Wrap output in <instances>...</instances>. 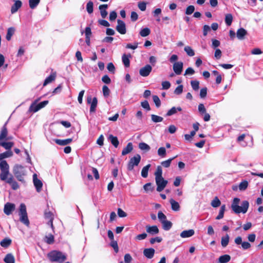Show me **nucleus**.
I'll return each mask as SVG.
<instances>
[{
	"label": "nucleus",
	"mask_w": 263,
	"mask_h": 263,
	"mask_svg": "<svg viewBox=\"0 0 263 263\" xmlns=\"http://www.w3.org/2000/svg\"><path fill=\"white\" fill-rule=\"evenodd\" d=\"M240 199L238 198H235L233 199L231 205V208L236 214L240 213H246L249 208V203L248 201H243L241 203V206L239 205Z\"/></svg>",
	"instance_id": "1"
},
{
	"label": "nucleus",
	"mask_w": 263,
	"mask_h": 263,
	"mask_svg": "<svg viewBox=\"0 0 263 263\" xmlns=\"http://www.w3.org/2000/svg\"><path fill=\"white\" fill-rule=\"evenodd\" d=\"M162 175V168L160 166H158L155 173V176L156 183L157 186V191L159 192L163 190L168 183V181L163 178Z\"/></svg>",
	"instance_id": "2"
},
{
	"label": "nucleus",
	"mask_w": 263,
	"mask_h": 263,
	"mask_svg": "<svg viewBox=\"0 0 263 263\" xmlns=\"http://www.w3.org/2000/svg\"><path fill=\"white\" fill-rule=\"evenodd\" d=\"M48 259L51 262L63 263L66 259V255L59 251L53 250L47 254Z\"/></svg>",
	"instance_id": "3"
},
{
	"label": "nucleus",
	"mask_w": 263,
	"mask_h": 263,
	"mask_svg": "<svg viewBox=\"0 0 263 263\" xmlns=\"http://www.w3.org/2000/svg\"><path fill=\"white\" fill-rule=\"evenodd\" d=\"M13 173L17 179L24 182V176L26 175V171L25 167L21 165L16 164L13 168Z\"/></svg>",
	"instance_id": "4"
},
{
	"label": "nucleus",
	"mask_w": 263,
	"mask_h": 263,
	"mask_svg": "<svg viewBox=\"0 0 263 263\" xmlns=\"http://www.w3.org/2000/svg\"><path fill=\"white\" fill-rule=\"evenodd\" d=\"M20 220L27 226L29 225V221L28 218L26 211V207L25 204L21 203L19 209Z\"/></svg>",
	"instance_id": "5"
},
{
	"label": "nucleus",
	"mask_w": 263,
	"mask_h": 263,
	"mask_svg": "<svg viewBox=\"0 0 263 263\" xmlns=\"http://www.w3.org/2000/svg\"><path fill=\"white\" fill-rule=\"evenodd\" d=\"M141 156L139 154H136L133 157L131 158L127 165V169L129 171H132L135 166H137L141 160Z\"/></svg>",
	"instance_id": "6"
},
{
	"label": "nucleus",
	"mask_w": 263,
	"mask_h": 263,
	"mask_svg": "<svg viewBox=\"0 0 263 263\" xmlns=\"http://www.w3.org/2000/svg\"><path fill=\"white\" fill-rule=\"evenodd\" d=\"M117 25L116 26L117 31L121 34H125L126 32V25L125 23L121 20H117Z\"/></svg>",
	"instance_id": "7"
},
{
	"label": "nucleus",
	"mask_w": 263,
	"mask_h": 263,
	"mask_svg": "<svg viewBox=\"0 0 263 263\" xmlns=\"http://www.w3.org/2000/svg\"><path fill=\"white\" fill-rule=\"evenodd\" d=\"M44 217L46 219L48 220L47 224L50 226L51 229L53 230L54 227L53 225V214L48 210H46L44 212Z\"/></svg>",
	"instance_id": "8"
},
{
	"label": "nucleus",
	"mask_w": 263,
	"mask_h": 263,
	"mask_svg": "<svg viewBox=\"0 0 263 263\" xmlns=\"http://www.w3.org/2000/svg\"><path fill=\"white\" fill-rule=\"evenodd\" d=\"M87 103L90 104V112H93L96 111L98 101L96 97H94L92 99L91 96H89L87 98Z\"/></svg>",
	"instance_id": "9"
},
{
	"label": "nucleus",
	"mask_w": 263,
	"mask_h": 263,
	"mask_svg": "<svg viewBox=\"0 0 263 263\" xmlns=\"http://www.w3.org/2000/svg\"><path fill=\"white\" fill-rule=\"evenodd\" d=\"M183 63L182 62H177L174 63L173 66V69L174 71V72L177 74L179 75L181 73L182 70H183Z\"/></svg>",
	"instance_id": "10"
},
{
	"label": "nucleus",
	"mask_w": 263,
	"mask_h": 263,
	"mask_svg": "<svg viewBox=\"0 0 263 263\" xmlns=\"http://www.w3.org/2000/svg\"><path fill=\"white\" fill-rule=\"evenodd\" d=\"M152 70V67L150 65H146L139 70L140 74L142 77H147Z\"/></svg>",
	"instance_id": "11"
},
{
	"label": "nucleus",
	"mask_w": 263,
	"mask_h": 263,
	"mask_svg": "<svg viewBox=\"0 0 263 263\" xmlns=\"http://www.w3.org/2000/svg\"><path fill=\"white\" fill-rule=\"evenodd\" d=\"M33 181L36 191L40 192L43 186V183L40 179H37V175L35 174L33 175Z\"/></svg>",
	"instance_id": "12"
},
{
	"label": "nucleus",
	"mask_w": 263,
	"mask_h": 263,
	"mask_svg": "<svg viewBox=\"0 0 263 263\" xmlns=\"http://www.w3.org/2000/svg\"><path fill=\"white\" fill-rule=\"evenodd\" d=\"M15 210V205L10 202L6 203L4 205V212L7 215H9Z\"/></svg>",
	"instance_id": "13"
},
{
	"label": "nucleus",
	"mask_w": 263,
	"mask_h": 263,
	"mask_svg": "<svg viewBox=\"0 0 263 263\" xmlns=\"http://www.w3.org/2000/svg\"><path fill=\"white\" fill-rule=\"evenodd\" d=\"M146 232L150 235H154L159 233V229L156 226H146Z\"/></svg>",
	"instance_id": "14"
},
{
	"label": "nucleus",
	"mask_w": 263,
	"mask_h": 263,
	"mask_svg": "<svg viewBox=\"0 0 263 263\" xmlns=\"http://www.w3.org/2000/svg\"><path fill=\"white\" fill-rule=\"evenodd\" d=\"M155 252L153 248H147L144 250L143 254L146 258L151 259L154 257Z\"/></svg>",
	"instance_id": "15"
},
{
	"label": "nucleus",
	"mask_w": 263,
	"mask_h": 263,
	"mask_svg": "<svg viewBox=\"0 0 263 263\" xmlns=\"http://www.w3.org/2000/svg\"><path fill=\"white\" fill-rule=\"evenodd\" d=\"M7 124V122L5 123L1 129L0 133V141L5 140V138H7L8 135V130L6 127Z\"/></svg>",
	"instance_id": "16"
},
{
	"label": "nucleus",
	"mask_w": 263,
	"mask_h": 263,
	"mask_svg": "<svg viewBox=\"0 0 263 263\" xmlns=\"http://www.w3.org/2000/svg\"><path fill=\"white\" fill-rule=\"evenodd\" d=\"M22 2L20 0H16L15 1L14 4L12 6L11 8V12L13 14L16 12L19 8L22 6Z\"/></svg>",
	"instance_id": "17"
},
{
	"label": "nucleus",
	"mask_w": 263,
	"mask_h": 263,
	"mask_svg": "<svg viewBox=\"0 0 263 263\" xmlns=\"http://www.w3.org/2000/svg\"><path fill=\"white\" fill-rule=\"evenodd\" d=\"M195 233V231L193 229H190L188 230L183 231L180 233V237L182 238H189L192 236Z\"/></svg>",
	"instance_id": "18"
},
{
	"label": "nucleus",
	"mask_w": 263,
	"mask_h": 263,
	"mask_svg": "<svg viewBox=\"0 0 263 263\" xmlns=\"http://www.w3.org/2000/svg\"><path fill=\"white\" fill-rule=\"evenodd\" d=\"M108 5L107 4L101 5L99 7V9L100 10L101 15L103 18H105L108 14V13L106 11Z\"/></svg>",
	"instance_id": "19"
},
{
	"label": "nucleus",
	"mask_w": 263,
	"mask_h": 263,
	"mask_svg": "<svg viewBox=\"0 0 263 263\" xmlns=\"http://www.w3.org/2000/svg\"><path fill=\"white\" fill-rule=\"evenodd\" d=\"M170 203L171 205L172 210L174 211H179L180 209V206L178 202L175 201L173 198L170 200Z\"/></svg>",
	"instance_id": "20"
},
{
	"label": "nucleus",
	"mask_w": 263,
	"mask_h": 263,
	"mask_svg": "<svg viewBox=\"0 0 263 263\" xmlns=\"http://www.w3.org/2000/svg\"><path fill=\"white\" fill-rule=\"evenodd\" d=\"M55 78H56V72H54L51 73L50 74V75L49 76H48V77H47L46 78V79L45 80L44 82L43 83V86H46L48 84L52 82L55 79Z\"/></svg>",
	"instance_id": "21"
},
{
	"label": "nucleus",
	"mask_w": 263,
	"mask_h": 263,
	"mask_svg": "<svg viewBox=\"0 0 263 263\" xmlns=\"http://www.w3.org/2000/svg\"><path fill=\"white\" fill-rule=\"evenodd\" d=\"M133 149V145L132 143H128L126 146L123 148L122 152V155L123 156L126 155L130 153Z\"/></svg>",
	"instance_id": "22"
},
{
	"label": "nucleus",
	"mask_w": 263,
	"mask_h": 263,
	"mask_svg": "<svg viewBox=\"0 0 263 263\" xmlns=\"http://www.w3.org/2000/svg\"><path fill=\"white\" fill-rule=\"evenodd\" d=\"M14 145V143L12 142H3L0 141V146H3L5 149L7 151H11V148Z\"/></svg>",
	"instance_id": "23"
},
{
	"label": "nucleus",
	"mask_w": 263,
	"mask_h": 263,
	"mask_svg": "<svg viewBox=\"0 0 263 263\" xmlns=\"http://www.w3.org/2000/svg\"><path fill=\"white\" fill-rule=\"evenodd\" d=\"M247 33V31L245 29L241 28L237 31V37L239 40H242Z\"/></svg>",
	"instance_id": "24"
},
{
	"label": "nucleus",
	"mask_w": 263,
	"mask_h": 263,
	"mask_svg": "<svg viewBox=\"0 0 263 263\" xmlns=\"http://www.w3.org/2000/svg\"><path fill=\"white\" fill-rule=\"evenodd\" d=\"M131 57L130 54L126 55L124 54L122 57V62L126 67H128L130 65L129 58Z\"/></svg>",
	"instance_id": "25"
},
{
	"label": "nucleus",
	"mask_w": 263,
	"mask_h": 263,
	"mask_svg": "<svg viewBox=\"0 0 263 263\" xmlns=\"http://www.w3.org/2000/svg\"><path fill=\"white\" fill-rule=\"evenodd\" d=\"M72 141V139L69 138L64 140L55 139V142L60 145H66Z\"/></svg>",
	"instance_id": "26"
},
{
	"label": "nucleus",
	"mask_w": 263,
	"mask_h": 263,
	"mask_svg": "<svg viewBox=\"0 0 263 263\" xmlns=\"http://www.w3.org/2000/svg\"><path fill=\"white\" fill-rule=\"evenodd\" d=\"M4 261L6 263H14L15 259L14 256L11 254H7L4 259Z\"/></svg>",
	"instance_id": "27"
},
{
	"label": "nucleus",
	"mask_w": 263,
	"mask_h": 263,
	"mask_svg": "<svg viewBox=\"0 0 263 263\" xmlns=\"http://www.w3.org/2000/svg\"><path fill=\"white\" fill-rule=\"evenodd\" d=\"M37 100L33 102L29 107V111L30 112H36L40 110L37 104Z\"/></svg>",
	"instance_id": "28"
},
{
	"label": "nucleus",
	"mask_w": 263,
	"mask_h": 263,
	"mask_svg": "<svg viewBox=\"0 0 263 263\" xmlns=\"http://www.w3.org/2000/svg\"><path fill=\"white\" fill-rule=\"evenodd\" d=\"M182 110V108L180 107H173L166 113L167 116H171L175 114L177 111H180Z\"/></svg>",
	"instance_id": "29"
},
{
	"label": "nucleus",
	"mask_w": 263,
	"mask_h": 263,
	"mask_svg": "<svg viewBox=\"0 0 263 263\" xmlns=\"http://www.w3.org/2000/svg\"><path fill=\"white\" fill-rule=\"evenodd\" d=\"M108 139L110 140L111 144L115 147H117L119 145V141L117 137L114 136L112 135H110L108 137Z\"/></svg>",
	"instance_id": "30"
},
{
	"label": "nucleus",
	"mask_w": 263,
	"mask_h": 263,
	"mask_svg": "<svg viewBox=\"0 0 263 263\" xmlns=\"http://www.w3.org/2000/svg\"><path fill=\"white\" fill-rule=\"evenodd\" d=\"M11 243V240L8 238H5L3 239L1 242V246L3 248H7L8 247Z\"/></svg>",
	"instance_id": "31"
},
{
	"label": "nucleus",
	"mask_w": 263,
	"mask_h": 263,
	"mask_svg": "<svg viewBox=\"0 0 263 263\" xmlns=\"http://www.w3.org/2000/svg\"><path fill=\"white\" fill-rule=\"evenodd\" d=\"M230 259L231 256L229 255L225 254L219 257V261L220 263H227Z\"/></svg>",
	"instance_id": "32"
},
{
	"label": "nucleus",
	"mask_w": 263,
	"mask_h": 263,
	"mask_svg": "<svg viewBox=\"0 0 263 263\" xmlns=\"http://www.w3.org/2000/svg\"><path fill=\"white\" fill-rule=\"evenodd\" d=\"M162 228L165 231H168L172 227V223L167 220L162 222Z\"/></svg>",
	"instance_id": "33"
},
{
	"label": "nucleus",
	"mask_w": 263,
	"mask_h": 263,
	"mask_svg": "<svg viewBox=\"0 0 263 263\" xmlns=\"http://www.w3.org/2000/svg\"><path fill=\"white\" fill-rule=\"evenodd\" d=\"M230 237L228 234H226L225 236L222 237L221 240V246L225 248L226 247L229 242Z\"/></svg>",
	"instance_id": "34"
},
{
	"label": "nucleus",
	"mask_w": 263,
	"mask_h": 263,
	"mask_svg": "<svg viewBox=\"0 0 263 263\" xmlns=\"http://www.w3.org/2000/svg\"><path fill=\"white\" fill-rule=\"evenodd\" d=\"M226 211V205L223 204L222 206H221L219 214L218 216L216 217V219L219 220L222 219L223 217L224 216V213Z\"/></svg>",
	"instance_id": "35"
},
{
	"label": "nucleus",
	"mask_w": 263,
	"mask_h": 263,
	"mask_svg": "<svg viewBox=\"0 0 263 263\" xmlns=\"http://www.w3.org/2000/svg\"><path fill=\"white\" fill-rule=\"evenodd\" d=\"M151 167V164H148L146 166H144L141 171V176L143 178H146L148 176V172L149 167Z\"/></svg>",
	"instance_id": "36"
},
{
	"label": "nucleus",
	"mask_w": 263,
	"mask_h": 263,
	"mask_svg": "<svg viewBox=\"0 0 263 263\" xmlns=\"http://www.w3.org/2000/svg\"><path fill=\"white\" fill-rule=\"evenodd\" d=\"M9 166L5 160L2 161L0 162V169L1 171H9Z\"/></svg>",
	"instance_id": "37"
},
{
	"label": "nucleus",
	"mask_w": 263,
	"mask_h": 263,
	"mask_svg": "<svg viewBox=\"0 0 263 263\" xmlns=\"http://www.w3.org/2000/svg\"><path fill=\"white\" fill-rule=\"evenodd\" d=\"M166 151L165 147H161L158 149V155L162 158L165 157Z\"/></svg>",
	"instance_id": "38"
},
{
	"label": "nucleus",
	"mask_w": 263,
	"mask_h": 263,
	"mask_svg": "<svg viewBox=\"0 0 263 263\" xmlns=\"http://www.w3.org/2000/svg\"><path fill=\"white\" fill-rule=\"evenodd\" d=\"M233 21V16L231 14L228 13L225 16V23L227 26H230Z\"/></svg>",
	"instance_id": "39"
},
{
	"label": "nucleus",
	"mask_w": 263,
	"mask_h": 263,
	"mask_svg": "<svg viewBox=\"0 0 263 263\" xmlns=\"http://www.w3.org/2000/svg\"><path fill=\"white\" fill-rule=\"evenodd\" d=\"M213 208H217L221 204V202L217 197H215L212 201L211 203Z\"/></svg>",
	"instance_id": "40"
},
{
	"label": "nucleus",
	"mask_w": 263,
	"mask_h": 263,
	"mask_svg": "<svg viewBox=\"0 0 263 263\" xmlns=\"http://www.w3.org/2000/svg\"><path fill=\"white\" fill-rule=\"evenodd\" d=\"M139 148L142 151L146 152L149 151L151 149L150 146L145 143L141 142L139 144Z\"/></svg>",
	"instance_id": "41"
},
{
	"label": "nucleus",
	"mask_w": 263,
	"mask_h": 263,
	"mask_svg": "<svg viewBox=\"0 0 263 263\" xmlns=\"http://www.w3.org/2000/svg\"><path fill=\"white\" fill-rule=\"evenodd\" d=\"M184 50L186 54L190 57H193L195 55V52L194 50L190 46H185Z\"/></svg>",
	"instance_id": "42"
},
{
	"label": "nucleus",
	"mask_w": 263,
	"mask_h": 263,
	"mask_svg": "<svg viewBox=\"0 0 263 263\" xmlns=\"http://www.w3.org/2000/svg\"><path fill=\"white\" fill-rule=\"evenodd\" d=\"M151 33V30L148 28H144L141 30L140 34L142 37L148 36Z\"/></svg>",
	"instance_id": "43"
},
{
	"label": "nucleus",
	"mask_w": 263,
	"mask_h": 263,
	"mask_svg": "<svg viewBox=\"0 0 263 263\" xmlns=\"http://www.w3.org/2000/svg\"><path fill=\"white\" fill-rule=\"evenodd\" d=\"M86 10L89 14H91L93 12V4L91 1H89L86 5Z\"/></svg>",
	"instance_id": "44"
},
{
	"label": "nucleus",
	"mask_w": 263,
	"mask_h": 263,
	"mask_svg": "<svg viewBox=\"0 0 263 263\" xmlns=\"http://www.w3.org/2000/svg\"><path fill=\"white\" fill-rule=\"evenodd\" d=\"M40 0H29V7L31 9H34L40 3Z\"/></svg>",
	"instance_id": "45"
},
{
	"label": "nucleus",
	"mask_w": 263,
	"mask_h": 263,
	"mask_svg": "<svg viewBox=\"0 0 263 263\" xmlns=\"http://www.w3.org/2000/svg\"><path fill=\"white\" fill-rule=\"evenodd\" d=\"M151 118L153 122L155 123L162 122L163 120V118L162 117L155 115H152Z\"/></svg>",
	"instance_id": "46"
},
{
	"label": "nucleus",
	"mask_w": 263,
	"mask_h": 263,
	"mask_svg": "<svg viewBox=\"0 0 263 263\" xmlns=\"http://www.w3.org/2000/svg\"><path fill=\"white\" fill-rule=\"evenodd\" d=\"M248 186V182L246 180H243L241 182L239 185V189L240 191H245Z\"/></svg>",
	"instance_id": "47"
},
{
	"label": "nucleus",
	"mask_w": 263,
	"mask_h": 263,
	"mask_svg": "<svg viewBox=\"0 0 263 263\" xmlns=\"http://www.w3.org/2000/svg\"><path fill=\"white\" fill-rule=\"evenodd\" d=\"M14 32V29L12 27L8 28L6 35V39L8 41L10 40L11 36Z\"/></svg>",
	"instance_id": "48"
},
{
	"label": "nucleus",
	"mask_w": 263,
	"mask_h": 263,
	"mask_svg": "<svg viewBox=\"0 0 263 263\" xmlns=\"http://www.w3.org/2000/svg\"><path fill=\"white\" fill-rule=\"evenodd\" d=\"M175 157H174L173 158H170L165 161H162L161 163V165L164 167H166V168L168 167L171 165V162L173 160H174L175 159Z\"/></svg>",
	"instance_id": "49"
},
{
	"label": "nucleus",
	"mask_w": 263,
	"mask_h": 263,
	"mask_svg": "<svg viewBox=\"0 0 263 263\" xmlns=\"http://www.w3.org/2000/svg\"><path fill=\"white\" fill-rule=\"evenodd\" d=\"M9 171H1V173L0 174V179L1 180L5 181L6 180L8 175H9Z\"/></svg>",
	"instance_id": "50"
},
{
	"label": "nucleus",
	"mask_w": 263,
	"mask_h": 263,
	"mask_svg": "<svg viewBox=\"0 0 263 263\" xmlns=\"http://www.w3.org/2000/svg\"><path fill=\"white\" fill-rule=\"evenodd\" d=\"M45 241L48 244H52L54 242V236L52 234H49L45 237Z\"/></svg>",
	"instance_id": "51"
},
{
	"label": "nucleus",
	"mask_w": 263,
	"mask_h": 263,
	"mask_svg": "<svg viewBox=\"0 0 263 263\" xmlns=\"http://www.w3.org/2000/svg\"><path fill=\"white\" fill-rule=\"evenodd\" d=\"M191 85L192 86V88L194 90H198V89L199 88V81H198L197 80L192 81L191 82Z\"/></svg>",
	"instance_id": "52"
},
{
	"label": "nucleus",
	"mask_w": 263,
	"mask_h": 263,
	"mask_svg": "<svg viewBox=\"0 0 263 263\" xmlns=\"http://www.w3.org/2000/svg\"><path fill=\"white\" fill-rule=\"evenodd\" d=\"M158 218L161 223L167 220L166 216L161 211L158 212Z\"/></svg>",
	"instance_id": "53"
},
{
	"label": "nucleus",
	"mask_w": 263,
	"mask_h": 263,
	"mask_svg": "<svg viewBox=\"0 0 263 263\" xmlns=\"http://www.w3.org/2000/svg\"><path fill=\"white\" fill-rule=\"evenodd\" d=\"M194 6L193 5H190L186 8L185 13L186 15H191L194 12Z\"/></svg>",
	"instance_id": "54"
},
{
	"label": "nucleus",
	"mask_w": 263,
	"mask_h": 263,
	"mask_svg": "<svg viewBox=\"0 0 263 263\" xmlns=\"http://www.w3.org/2000/svg\"><path fill=\"white\" fill-rule=\"evenodd\" d=\"M3 159L9 158L13 155V152L11 151H7L6 152L1 154Z\"/></svg>",
	"instance_id": "55"
},
{
	"label": "nucleus",
	"mask_w": 263,
	"mask_h": 263,
	"mask_svg": "<svg viewBox=\"0 0 263 263\" xmlns=\"http://www.w3.org/2000/svg\"><path fill=\"white\" fill-rule=\"evenodd\" d=\"M103 95L105 97H108L110 93V90L106 85H104L102 88Z\"/></svg>",
	"instance_id": "56"
},
{
	"label": "nucleus",
	"mask_w": 263,
	"mask_h": 263,
	"mask_svg": "<svg viewBox=\"0 0 263 263\" xmlns=\"http://www.w3.org/2000/svg\"><path fill=\"white\" fill-rule=\"evenodd\" d=\"M153 100L156 106L159 107L161 105V101L159 97L157 96L154 95L153 96Z\"/></svg>",
	"instance_id": "57"
},
{
	"label": "nucleus",
	"mask_w": 263,
	"mask_h": 263,
	"mask_svg": "<svg viewBox=\"0 0 263 263\" xmlns=\"http://www.w3.org/2000/svg\"><path fill=\"white\" fill-rule=\"evenodd\" d=\"M107 69L112 73H114L115 72V67L112 63H109L108 64L107 66Z\"/></svg>",
	"instance_id": "58"
},
{
	"label": "nucleus",
	"mask_w": 263,
	"mask_h": 263,
	"mask_svg": "<svg viewBox=\"0 0 263 263\" xmlns=\"http://www.w3.org/2000/svg\"><path fill=\"white\" fill-rule=\"evenodd\" d=\"M183 86L182 85H179L174 90V93L177 95H180L183 91Z\"/></svg>",
	"instance_id": "59"
},
{
	"label": "nucleus",
	"mask_w": 263,
	"mask_h": 263,
	"mask_svg": "<svg viewBox=\"0 0 263 263\" xmlns=\"http://www.w3.org/2000/svg\"><path fill=\"white\" fill-rule=\"evenodd\" d=\"M241 246L242 249L245 250L249 249L251 247V244L247 241H242L241 244Z\"/></svg>",
	"instance_id": "60"
},
{
	"label": "nucleus",
	"mask_w": 263,
	"mask_h": 263,
	"mask_svg": "<svg viewBox=\"0 0 263 263\" xmlns=\"http://www.w3.org/2000/svg\"><path fill=\"white\" fill-rule=\"evenodd\" d=\"M110 246L114 248L115 251L117 253L119 251L118 243L116 241L112 240H111Z\"/></svg>",
	"instance_id": "61"
},
{
	"label": "nucleus",
	"mask_w": 263,
	"mask_h": 263,
	"mask_svg": "<svg viewBox=\"0 0 263 263\" xmlns=\"http://www.w3.org/2000/svg\"><path fill=\"white\" fill-rule=\"evenodd\" d=\"M141 106L146 109L147 110H149L151 109L149 103L147 101H144L141 103Z\"/></svg>",
	"instance_id": "62"
},
{
	"label": "nucleus",
	"mask_w": 263,
	"mask_h": 263,
	"mask_svg": "<svg viewBox=\"0 0 263 263\" xmlns=\"http://www.w3.org/2000/svg\"><path fill=\"white\" fill-rule=\"evenodd\" d=\"M195 73V70L192 68V67H189L187 68L184 73V76L187 75H193Z\"/></svg>",
	"instance_id": "63"
},
{
	"label": "nucleus",
	"mask_w": 263,
	"mask_h": 263,
	"mask_svg": "<svg viewBox=\"0 0 263 263\" xmlns=\"http://www.w3.org/2000/svg\"><path fill=\"white\" fill-rule=\"evenodd\" d=\"M163 89L167 90L171 87V83L168 81H163L162 82Z\"/></svg>",
	"instance_id": "64"
}]
</instances>
